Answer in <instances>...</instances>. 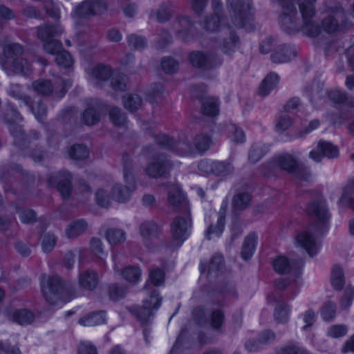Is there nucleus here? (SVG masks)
I'll return each instance as SVG.
<instances>
[{"label":"nucleus","instance_id":"f257e3e1","mask_svg":"<svg viewBox=\"0 0 354 354\" xmlns=\"http://www.w3.org/2000/svg\"><path fill=\"white\" fill-rule=\"evenodd\" d=\"M307 214L314 220L307 231L297 236V243L306 250L309 256L314 257L319 249L315 235L323 234L328 229L330 214L325 200L322 196L310 202L306 207Z\"/></svg>","mask_w":354,"mask_h":354},{"label":"nucleus","instance_id":"f03ea898","mask_svg":"<svg viewBox=\"0 0 354 354\" xmlns=\"http://www.w3.org/2000/svg\"><path fill=\"white\" fill-rule=\"evenodd\" d=\"M281 6V14L279 23L281 29L289 35H294L299 31L309 37H316L321 33L319 24L313 18L306 22L303 15L299 18L297 10L293 4V0H279Z\"/></svg>","mask_w":354,"mask_h":354},{"label":"nucleus","instance_id":"7ed1b4c3","mask_svg":"<svg viewBox=\"0 0 354 354\" xmlns=\"http://www.w3.org/2000/svg\"><path fill=\"white\" fill-rule=\"evenodd\" d=\"M22 119L20 113L12 107L7 111L4 118V121L9 124V131L14 138V144L20 149L27 148L31 140H37L40 137V133L35 130L30 131L28 135H26L22 127L16 124Z\"/></svg>","mask_w":354,"mask_h":354},{"label":"nucleus","instance_id":"20e7f679","mask_svg":"<svg viewBox=\"0 0 354 354\" xmlns=\"http://www.w3.org/2000/svg\"><path fill=\"white\" fill-rule=\"evenodd\" d=\"M226 6L235 27L248 28L251 26L254 15L252 0H226Z\"/></svg>","mask_w":354,"mask_h":354},{"label":"nucleus","instance_id":"39448f33","mask_svg":"<svg viewBox=\"0 0 354 354\" xmlns=\"http://www.w3.org/2000/svg\"><path fill=\"white\" fill-rule=\"evenodd\" d=\"M123 174L127 185H115L112 189L113 198L119 203L129 200L131 194L136 188L135 178L133 175V162L131 156L124 153L122 156Z\"/></svg>","mask_w":354,"mask_h":354},{"label":"nucleus","instance_id":"423d86ee","mask_svg":"<svg viewBox=\"0 0 354 354\" xmlns=\"http://www.w3.org/2000/svg\"><path fill=\"white\" fill-rule=\"evenodd\" d=\"M162 298L159 296V291L153 289L150 292L149 298L143 301L142 307L133 306L129 308L132 315L137 317L142 325L151 323V319L154 316V311H156L160 306Z\"/></svg>","mask_w":354,"mask_h":354},{"label":"nucleus","instance_id":"0eeeda50","mask_svg":"<svg viewBox=\"0 0 354 354\" xmlns=\"http://www.w3.org/2000/svg\"><path fill=\"white\" fill-rule=\"evenodd\" d=\"M41 288L46 301L52 305L62 301L65 294L64 282L58 276L48 277L43 274L41 277Z\"/></svg>","mask_w":354,"mask_h":354},{"label":"nucleus","instance_id":"6e6552de","mask_svg":"<svg viewBox=\"0 0 354 354\" xmlns=\"http://www.w3.org/2000/svg\"><path fill=\"white\" fill-rule=\"evenodd\" d=\"M324 7L327 16L322 20V26H319L321 29L328 33H333L338 31L340 27L346 26V14L341 6H330L326 3Z\"/></svg>","mask_w":354,"mask_h":354},{"label":"nucleus","instance_id":"1a4fd4ad","mask_svg":"<svg viewBox=\"0 0 354 354\" xmlns=\"http://www.w3.org/2000/svg\"><path fill=\"white\" fill-rule=\"evenodd\" d=\"M328 97L333 102L342 105L339 115L334 121L335 125L341 126L348 118L354 116V99L348 97L346 93L330 91L328 92Z\"/></svg>","mask_w":354,"mask_h":354},{"label":"nucleus","instance_id":"9d476101","mask_svg":"<svg viewBox=\"0 0 354 354\" xmlns=\"http://www.w3.org/2000/svg\"><path fill=\"white\" fill-rule=\"evenodd\" d=\"M176 216L170 225V232L177 247L188 238L192 227L190 212Z\"/></svg>","mask_w":354,"mask_h":354},{"label":"nucleus","instance_id":"9b49d317","mask_svg":"<svg viewBox=\"0 0 354 354\" xmlns=\"http://www.w3.org/2000/svg\"><path fill=\"white\" fill-rule=\"evenodd\" d=\"M189 60L194 67L202 70H212L222 64V59L212 53L192 51L189 55Z\"/></svg>","mask_w":354,"mask_h":354},{"label":"nucleus","instance_id":"f8f14e48","mask_svg":"<svg viewBox=\"0 0 354 354\" xmlns=\"http://www.w3.org/2000/svg\"><path fill=\"white\" fill-rule=\"evenodd\" d=\"M72 175L66 170L53 173L48 177V184L56 187L63 198H68L72 192Z\"/></svg>","mask_w":354,"mask_h":354},{"label":"nucleus","instance_id":"ddd939ff","mask_svg":"<svg viewBox=\"0 0 354 354\" xmlns=\"http://www.w3.org/2000/svg\"><path fill=\"white\" fill-rule=\"evenodd\" d=\"M171 168V163L167 157L163 154H158L150 161L145 167V171L147 176L152 178L164 177Z\"/></svg>","mask_w":354,"mask_h":354},{"label":"nucleus","instance_id":"4468645a","mask_svg":"<svg viewBox=\"0 0 354 354\" xmlns=\"http://www.w3.org/2000/svg\"><path fill=\"white\" fill-rule=\"evenodd\" d=\"M338 156V148L330 142L323 140H319L316 148L309 153V158L316 162H321L324 157L333 159Z\"/></svg>","mask_w":354,"mask_h":354},{"label":"nucleus","instance_id":"2eb2a0df","mask_svg":"<svg viewBox=\"0 0 354 354\" xmlns=\"http://www.w3.org/2000/svg\"><path fill=\"white\" fill-rule=\"evenodd\" d=\"M167 201L175 211L180 213H189L190 212L189 203L181 188L178 185L169 188L167 194Z\"/></svg>","mask_w":354,"mask_h":354},{"label":"nucleus","instance_id":"dca6fc26","mask_svg":"<svg viewBox=\"0 0 354 354\" xmlns=\"http://www.w3.org/2000/svg\"><path fill=\"white\" fill-rule=\"evenodd\" d=\"M154 138L157 145L165 149L175 151L181 154L192 152V145L187 140L176 142L165 134L157 135Z\"/></svg>","mask_w":354,"mask_h":354},{"label":"nucleus","instance_id":"f3484780","mask_svg":"<svg viewBox=\"0 0 354 354\" xmlns=\"http://www.w3.org/2000/svg\"><path fill=\"white\" fill-rule=\"evenodd\" d=\"M178 38L185 41L191 40L196 34V28L189 17H178L174 25Z\"/></svg>","mask_w":354,"mask_h":354},{"label":"nucleus","instance_id":"a211bd4d","mask_svg":"<svg viewBox=\"0 0 354 354\" xmlns=\"http://www.w3.org/2000/svg\"><path fill=\"white\" fill-rule=\"evenodd\" d=\"M87 73L90 81L95 86L101 87L113 75V70L109 66L97 64L88 70Z\"/></svg>","mask_w":354,"mask_h":354},{"label":"nucleus","instance_id":"6ab92c4d","mask_svg":"<svg viewBox=\"0 0 354 354\" xmlns=\"http://www.w3.org/2000/svg\"><path fill=\"white\" fill-rule=\"evenodd\" d=\"M297 55V49L294 46L281 44L277 46L270 55L272 62L281 64L290 61Z\"/></svg>","mask_w":354,"mask_h":354},{"label":"nucleus","instance_id":"aec40b11","mask_svg":"<svg viewBox=\"0 0 354 354\" xmlns=\"http://www.w3.org/2000/svg\"><path fill=\"white\" fill-rule=\"evenodd\" d=\"M24 53L22 46L18 43L5 44L3 47V58L1 64L3 70L8 69V64L19 57Z\"/></svg>","mask_w":354,"mask_h":354},{"label":"nucleus","instance_id":"412c9836","mask_svg":"<svg viewBox=\"0 0 354 354\" xmlns=\"http://www.w3.org/2000/svg\"><path fill=\"white\" fill-rule=\"evenodd\" d=\"M227 207V201H223L221 208L218 212V219L216 224L214 225H210L205 232V236L208 240L211 239V235L212 234H214L216 236H219L223 233L225 227Z\"/></svg>","mask_w":354,"mask_h":354},{"label":"nucleus","instance_id":"4be33fe9","mask_svg":"<svg viewBox=\"0 0 354 354\" xmlns=\"http://www.w3.org/2000/svg\"><path fill=\"white\" fill-rule=\"evenodd\" d=\"M64 32L59 24H44L37 27V37L41 41H47L60 36Z\"/></svg>","mask_w":354,"mask_h":354},{"label":"nucleus","instance_id":"5701e85b","mask_svg":"<svg viewBox=\"0 0 354 354\" xmlns=\"http://www.w3.org/2000/svg\"><path fill=\"white\" fill-rule=\"evenodd\" d=\"M71 17L75 21L76 27L80 25L82 19H89L93 17V15L89 1L84 0L78 3L71 13Z\"/></svg>","mask_w":354,"mask_h":354},{"label":"nucleus","instance_id":"b1692460","mask_svg":"<svg viewBox=\"0 0 354 354\" xmlns=\"http://www.w3.org/2000/svg\"><path fill=\"white\" fill-rule=\"evenodd\" d=\"M79 285L87 290H93L98 284V276L93 270L81 272L78 277Z\"/></svg>","mask_w":354,"mask_h":354},{"label":"nucleus","instance_id":"393cba45","mask_svg":"<svg viewBox=\"0 0 354 354\" xmlns=\"http://www.w3.org/2000/svg\"><path fill=\"white\" fill-rule=\"evenodd\" d=\"M252 202V195L245 191H239L233 196L232 207L235 211H244L249 208Z\"/></svg>","mask_w":354,"mask_h":354},{"label":"nucleus","instance_id":"a878e982","mask_svg":"<svg viewBox=\"0 0 354 354\" xmlns=\"http://www.w3.org/2000/svg\"><path fill=\"white\" fill-rule=\"evenodd\" d=\"M141 236L146 240L154 241L159 239L160 228L153 221H145L140 226Z\"/></svg>","mask_w":354,"mask_h":354},{"label":"nucleus","instance_id":"bb28decb","mask_svg":"<svg viewBox=\"0 0 354 354\" xmlns=\"http://www.w3.org/2000/svg\"><path fill=\"white\" fill-rule=\"evenodd\" d=\"M8 75H27L30 71L29 63L24 58L18 57L8 64V69L5 70Z\"/></svg>","mask_w":354,"mask_h":354},{"label":"nucleus","instance_id":"cd10ccee","mask_svg":"<svg viewBox=\"0 0 354 354\" xmlns=\"http://www.w3.org/2000/svg\"><path fill=\"white\" fill-rule=\"evenodd\" d=\"M277 165H278L281 169L286 171L289 174L294 172L295 169L299 164L298 160L291 154L283 153L277 156L275 159Z\"/></svg>","mask_w":354,"mask_h":354},{"label":"nucleus","instance_id":"c85d7f7f","mask_svg":"<svg viewBox=\"0 0 354 354\" xmlns=\"http://www.w3.org/2000/svg\"><path fill=\"white\" fill-rule=\"evenodd\" d=\"M279 81V75L275 73H270L262 81L259 88V95L267 96L270 92L276 88Z\"/></svg>","mask_w":354,"mask_h":354},{"label":"nucleus","instance_id":"c756f323","mask_svg":"<svg viewBox=\"0 0 354 354\" xmlns=\"http://www.w3.org/2000/svg\"><path fill=\"white\" fill-rule=\"evenodd\" d=\"M78 323L84 326L91 327L106 323L104 311L93 312L79 319Z\"/></svg>","mask_w":354,"mask_h":354},{"label":"nucleus","instance_id":"7c9ffc66","mask_svg":"<svg viewBox=\"0 0 354 354\" xmlns=\"http://www.w3.org/2000/svg\"><path fill=\"white\" fill-rule=\"evenodd\" d=\"M257 236L255 234L251 233L248 234L244 240L241 248V257L245 261L250 259L255 250Z\"/></svg>","mask_w":354,"mask_h":354},{"label":"nucleus","instance_id":"2f4dec72","mask_svg":"<svg viewBox=\"0 0 354 354\" xmlns=\"http://www.w3.org/2000/svg\"><path fill=\"white\" fill-rule=\"evenodd\" d=\"M317 0H297L300 15H303L306 22L309 18L315 19L316 16L315 2Z\"/></svg>","mask_w":354,"mask_h":354},{"label":"nucleus","instance_id":"473e14b6","mask_svg":"<svg viewBox=\"0 0 354 354\" xmlns=\"http://www.w3.org/2000/svg\"><path fill=\"white\" fill-rule=\"evenodd\" d=\"M88 223L84 219H78L71 222L66 229V234L68 238H75L86 230Z\"/></svg>","mask_w":354,"mask_h":354},{"label":"nucleus","instance_id":"72a5a7b5","mask_svg":"<svg viewBox=\"0 0 354 354\" xmlns=\"http://www.w3.org/2000/svg\"><path fill=\"white\" fill-rule=\"evenodd\" d=\"M268 151V148L265 144L254 143L249 150L248 160L250 162L254 164L259 161Z\"/></svg>","mask_w":354,"mask_h":354},{"label":"nucleus","instance_id":"f704fd0d","mask_svg":"<svg viewBox=\"0 0 354 354\" xmlns=\"http://www.w3.org/2000/svg\"><path fill=\"white\" fill-rule=\"evenodd\" d=\"M331 284L333 288L337 291L343 289L345 285V278L343 269L339 266H334L331 272Z\"/></svg>","mask_w":354,"mask_h":354},{"label":"nucleus","instance_id":"c9c22d12","mask_svg":"<svg viewBox=\"0 0 354 354\" xmlns=\"http://www.w3.org/2000/svg\"><path fill=\"white\" fill-rule=\"evenodd\" d=\"M201 111L207 116H215L219 113L218 100L214 97H207L202 102Z\"/></svg>","mask_w":354,"mask_h":354},{"label":"nucleus","instance_id":"e433bc0d","mask_svg":"<svg viewBox=\"0 0 354 354\" xmlns=\"http://www.w3.org/2000/svg\"><path fill=\"white\" fill-rule=\"evenodd\" d=\"M32 87L35 92L41 96H48L53 93L54 90L51 82L46 80L34 81Z\"/></svg>","mask_w":354,"mask_h":354},{"label":"nucleus","instance_id":"4c0bfd02","mask_svg":"<svg viewBox=\"0 0 354 354\" xmlns=\"http://www.w3.org/2000/svg\"><path fill=\"white\" fill-rule=\"evenodd\" d=\"M290 308L284 302H277L274 309V320L279 324H286L289 319Z\"/></svg>","mask_w":354,"mask_h":354},{"label":"nucleus","instance_id":"58836bf2","mask_svg":"<svg viewBox=\"0 0 354 354\" xmlns=\"http://www.w3.org/2000/svg\"><path fill=\"white\" fill-rule=\"evenodd\" d=\"M227 30L230 32V36L228 38L224 39L221 44V48L225 54L233 52L239 43V37L230 30V26L227 27Z\"/></svg>","mask_w":354,"mask_h":354},{"label":"nucleus","instance_id":"ea45409f","mask_svg":"<svg viewBox=\"0 0 354 354\" xmlns=\"http://www.w3.org/2000/svg\"><path fill=\"white\" fill-rule=\"evenodd\" d=\"M171 15V5L167 3L161 5L156 12L151 10L149 17L151 19L156 17L158 21L165 22L170 19Z\"/></svg>","mask_w":354,"mask_h":354},{"label":"nucleus","instance_id":"a19ab883","mask_svg":"<svg viewBox=\"0 0 354 354\" xmlns=\"http://www.w3.org/2000/svg\"><path fill=\"white\" fill-rule=\"evenodd\" d=\"M209 322L214 330L221 331L225 322L223 311L221 309H212L210 310Z\"/></svg>","mask_w":354,"mask_h":354},{"label":"nucleus","instance_id":"79ce46f5","mask_svg":"<svg viewBox=\"0 0 354 354\" xmlns=\"http://www.w3.org/2000/svg\"><path fill=\"white\" fill-rule=\"evenodd\" d=\"M8 94L10 97L21 101L25 105H30L31 98L22 92L21 85L18 84H10L8 89Z\"/></svg>","mask_w":354,"mask_h":354},{"label":"nucleus","instance_id":"37998d69","mask_svg":"<svg viewBox=\"0 0 354 354\" xmlns=\"http://www.w3.org/2000/svg\"><path fill=\"white\" fill-rule=\"evenodd\" d=\"M223 15L214 14L211 17H207L203 23V28L210 32L218 31L221 27Z\"/></svg>","mask_w":354,"mask_h":354},{"label":"nucleus","instance_id":"c03bdc74","mask_svg":"<svg viewBox=\"0 0 354 354\" xmlns=\"http://www.w3.org/2000/svg\"><path fill=\"white\" fill-rule=\"evenodd\" d=\"M212 138L206 134H198L194 139L195 149L200 153L207 151L212 144Z\"/></svg>","mask_w":354,"mask_h":354},{"label":"nucleus","instance_id":"a18cd8bd","mask_svg":"<svg viewBox=\"0 0 354 354\" xmlns=\"http://www.w3.org/2000/svg\"><path fill=\"white\" fill-rule=\"evenodd\" d=\"M106 237L111 245L120 244L126 239L125 232L120 229L111 228L106 232Z\"/></svg>","mask_w":354,"mask_h":354},{"label":"nucleus","instance_id":"49530a36","mask_svg":"<svg viewBox=\"0 0 354 354\" xmlns=\"http://www.w3.org/2000/svg\"><path fill=\"white\" fill-rule=\"evenodd\" d=\"M272 265L274 270L280 274L288 273L290 270V263L285 256H279L274 259Z\"/></svg>","mask_w":354,"mask_h":354},{"label":"nucleus","instance_id":"de8ad7c7","mask_svg":"<svg viewBox=\"0 0 354 354\" xmlns=\"http://www.w3.org/2000/svg\"><path fill=\"white\" fill-rule=\"evenodd\" d=\"M224 267V260L223 257L221 254H214L209 263L208 267L207 274L209 276H217L218 273Z\"/></svg>","mask_w":354,"mask_h":354},{"label":"nucleus","instance_id":"09e8293b","mask_svg":"<svg viewBox=\"0 0 354 354\" xmlns=\"http://www.w3.org/2000/svg\"><path fill=\"white\" fill-rule=\"evenodd\" d=\"M141 274V270L138 266L127 267L122 272L124 279L132 283H136L139 281Z\"/></svg>","mask_w":354,"mask_h":354},{"label":"nucleus","instance_id":"8fccbe9b","mask_svg":"<svg viewBox=\"0 0 354 354\" xmlns=\"http://www.w3.org/2000/svg\"><path fill=\"white\" fill-rule=\"evenodd\" d=\"M123 104L125 109L131 112H133L138 110L142 105V99L136 94L127 95L123 98Z\"/></svg>","mask_w":354,"mask_h":354},{"label":"nucleus","instance_id":"3c124183","mask_svg":"<svg viewBox=\"0 0 354 354\" xmlns=\"http://www.w3.org/2000/svg\"><path fill=\"white\" fill-rule=\"evenodd\" d=\"M234 171L233 165L227 162L214 161V174L218 176H226Z\"/></svg>","mask_w":354,"mask_h":354},{"label":"nucleus","instance_id":"603ef678","mask_svg":"<svg viewBox=\"0 0 354 354\" xmlns=\"http://www.w3.org/2000/svg\"><path fill=\"white\" fill-rule=\"evenodd\" d=\"M12 319L21 325L28 324L33 321L34 315L26 309H21L13 313Z\"/></svg>","mask_w":354,"mask_h":354},{"label":"nucleus","instance_id":"864d4df0","mask_svg":"<svg viewBox=\"0 0 354 354\" xmlns=\"http://www.w3.org/2000/svg\"><path fill=\"white\" fill-rule=\"evenodd\" d=\"M127 43L131 48L136 50H143L147 44L145 37L136 34H131L127 37Z\"/></svg>","mask_w":354,"mask_h":354},{"label":"nucleus","instance_id":"5fc2aeb1","mask_svg":"<svg viewBox=\"0 0 354 354\" xmlns=\"http://www.w3.org/2000/svg\"><path fill=\"white\" fill-rule=\"evenodd\" d=\"M336 304L328 301L324 303L321 310V316L326 322L332 321L336 315Z\"/></svg>","mask_w":354,"mask_h":354},{"label":"nucleus","instance_id":"6e6d98bb","mask_svg":"<svg viewBox=\"0 0 354 354\" xmlns=\"http://www.w3.org/2000/svg\"><path fill=\"white\" fill-rule=\"evenodd\" d=\"M68 154L72 159L83 160L88 156V150L84 145H74L70 148Z\"/></svg>","mask_w":354,"mask_h":354},{"label":"nucleus","instance_id":"4d7b16f0","mask_svg":"<svg viewBox=\"0 0 354 354\" xmlns=\"http://www.w3.org/2000/svg\"><path fill=\"white\" fill-rule=\"evenodd\" d=\"M100 113L92 107L86 109L82 114V120L86 125H94L100 121Z\"/></svg>","mask_w":354,"mask_h":354},{"label":"nucleus","instance_id":"13d9d810","mask_svg":"<svg viewBox=\"0 0 354 354\" xmlns=\"http://www.w3.org/2000/svg\"><path fill=\"white\" fill-rule=\"evenodd\" d=\"M30 111L34 114L38 121L41 122L47 114V109L41 101H39L36 104H33L30 99V105H26Z\"/></svg>","mask_w":354,"mask_h":354},{"label":"nucleus","instance_id":"bf43d9fd","mask_svg":"<svg viewBox=\"0 0 354 354\" xmlns=\"http://www.w3.org/2000/svg\"><path fill=\"white\" fill-rule=\"evenodd\" d=\"M109 118L112 123L118 127L124 125L127 118L122 110L118 107H112L109 110Z\"/></svg>","mask_w":354,"mask_h":354},{"label":"nucleus","instance_id":"052dcab7","mask_svg":"<svg viewBox=\"0 0 354 354\" xmlns=\"http://www.w3.org/2000/svg\"><path fill=\"white\" fill-rule=\"evenodd\" d=\"M230 138L234 142L242 143L245 142V136L243 131L236 126L235 124H230L227 127Z\"/></svg>","mask_w":354,"mask_h":354},{"label":"nucleus","instance_id":"680f3d73","mask_svg":"<svg viewBox=\"0 0 354 354\" xmlns=\"http://www.w3.org/2000/svg\"><path fill=\"white\" fill-rule=\"evenodd\" d=\"M42 41L44 50L48 54L57 55V53L63 48L62 44L59 40L52 39Z\"/></svg>","mask_w":354,"mask_h":354},{"label":"nucleus","instance_id":"e2e57ef3","mask_svg":"<svg viewBox=\"0 0 354 354\" xmlns=\"http://www.w3.org/2000/svg\"><path fill=\"white\" fill-rule=\"evenodd\" d=\"M165 272L160 268H153L149 272V279L155 286H162L165 283Z\"/></svg>","mask_w":354,"mask_h":354},{"label":"nucleus","instance_id":"0e129e2a","mask_svg":"<svg viewBox=\"0 0 354 354\" xmlns=\"http://www.w3.org/2000/svg\"><path fill=\"white\" fill-rule=\"evenodd\" d=\"M354 299V287L348 286L344 292V295L340 300V307L342 310L350 308Z\"/></svg>","mask_w":354,"mask_h":354},{"label":"nucleus","instance_id":"69168bd1","mask_svg":"<svg viewBox=\"0 0 354 354\" xmlns=\"http://www.w3.org/2000/svg\"><path fill=\"white\" fill-rule=\"evenodd\" d=\"M57 242V239L54 234L50 233H44L41 236V248L44 252H50L54 248Z\"/></svg>","mask_w":354,"mask_h":354},{"label":"nucleus","instance_id":"338daca9","mask_svg":"<svg viewBox=\"0 0 354 354\" xmlns=\"http://www.w3.org/2000/svg\"><path fill=\"white\" fill-rule=\"evenodd\" d=\"M290 175L298 180L308 181L310 178V168L299 163L297 167L295 169L294 172Z\"/></svg>","mask_w":354,"mask_h":354},{"label":"nucleus","instance_id":"774afa93","mask_svg":"<svg viewBox=\"0 0 354 354\" xmlns=\"http://www.w3.org/2000/svg\"><path fill=\"white\" fill-rule=\"evenodd\" d=\"M55 62L59 66L64 68H69L73 63L71 55L63 48L56 55Z\"/></svg>","mask_w":354,"mask_h":354}]
</instances>
